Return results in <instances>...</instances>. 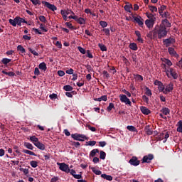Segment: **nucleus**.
<instances>
[{"label":"nucleus","mask_w":182,"mask_h":182,"mask_svg":"<svg viewBox=\"0 0 182 182\" xmlns=\"http://www.w3.org/2000/svg\"><path fill=\"white\" fill-rule=\"evenodd\" d=\"M158 90L159 92H163V93H164V90H166V89L164 88V85H163V82L158 86Z\"/></svg>","instance_id":"43"},{"label":"nucleus","mask_w":182,"mask_h":182,"mask_svg":"<svg viewBox=\"0 0 182 182\" xmlns=\"http://www.w3.org/2000/svg\"><path fill=\"white\" fill-rule=\"evenodd\" d=\"M38 68L39 69H41V70H43V72H46V70H48V67L46 66V63L45 62L40 63Z\"/></svg>","instance_id":"18"},{"label":"nucleus","mask_w":182,"mask_h":182,"mask_svg":"<svg viewBox=\"0 0 182 182\" xmlns=\"http://www.w3.org/2000/svg\"><path fill=\"white\" fill-rule=\"evenodd\" d=\"M85 146H96V141H89L86 142Z\"/></svg>","instance_id":"46"},{"label":"nucleus","mask_w":182,"mask_h":182,"mask_svg":"<svg viewBox=\"0 0 182 182\" xmlns=\"http://www.w3.org/2000/svg\"><path fill=\"white\" fill-rule=\"evenodd\" d=\"M40 29H41L43 32H48V29L45 28V25H43V23L40 24Z\"/></svg>","instance_id":"60"},{"label":"nucleus","mask_w":182,"mask_h":182,"mask_svg":"<svg viewBox=\"0 0 182 182\" xmlns=\"http://www.w3.org/2000/svg\"><path fill=\"white\" fill-rule=\"evenodd\" d=\"M9 22L10 25H12V26H16V22L15 21V18L14 19L10 18L9 20Z\"/></svg>","instance_id":"51"},{"label":"nucleus","mask_w":182,"mask_h":182,"mask_svg":"<svg viewBox=\"0 0 182 182\" xmlns=\"http://www.w3.org/2000/svg\"><path fill=\"white\" fill-rule=\"evenodd\" d=\"M2 74L6 75V76H15V73L14 72H6L5 70H3Z\"/></svg>","instance_id":"39"},{"label":"nucleus","mask_w":182,"mask_h":182,"mask_svg":"<svg viewBox=\"0 0 182 182\" xmlns=\"http://www.w3.org/2000/svg\"><path fill=\"white\" fill-rule=\"evenodd\" d=\"M131 16H132L134 19L133 22L138 23L140 28H143V26H144V19H143L141 16H134V14H133V13L131 14Z\"/></svg>","instance_id":"3"},{"label":"nucleus","mask_w":182,"mask_h":182,"mask_svg":"<svg viewBox=\"0 0 182 182\" xmlns=\"http://www.w3.org/2000/svg\"><path fill=\"white\" fill-rule=\"evenodd\" d=\"M154 159L153 154L146 155L142 159V163H150Z\"/></svg>","instance_id":"10"},{"label":"nucleus","mask_w":182,"mask_h":182,"mask_svg":"<svg viewBox=\"0 0 182 182\" xmlns=\"http://www.w3.org/2000/svg\"><path fill=\"white\" fill-rule=\"evenodd\" d=\"M16 21V26L18 25V26H22V23L21 21V17L17 16L15 18Z\"/></svg>","instance_id":"33"},{"label":"nucleus","mask_w":182,"mask_h":182,"mask_svg":"<svg viewBox=\"0 0 182 182\" xmlns=\"http://www.w3.org/2000/svg\"><path fill=\"white\" fill-rule=\"evenodd\" d=\"M154 22H156V20L146 19L145 21V25L149 28V29H151V28L154 26Z\"/></svg>","instance_id":"13"},{"label":"nucleus","mask_w":182,"mask_h":182,"mask_svg":"<svg viewBox=\"0 0 182 182\" xmlns=\"http://www.w3.org/2000/svg\"><path fill=\"white\" fill-rule=\"evenodd\" d=\"M24 146L26 149H28V150H33V145L29 142H25Z\"/></svg>","instance_id":"31"},{"label":"nucleus","mask_w":182,"mask_h":182,"mask_svg":"<svg viewBox=\"0 0 182 182\" xmlns=\"http://www.w3.org/2000/svg\"><path fill=\"white\" fill-rule=\"evenodd\" d=\"M159 39L166 38L167 36V28L165 25H161L159 29L157 31Z\"/></svg>","instance_id":"1"},{"label":"nucleus","mask_w":182,"mask_h":182,"mask_svg":"<svg viewBox=\"0 0 182 182\" xmlns=\"http://www.w3.org/2000/svg\"><path fill=\"white\" fill-rule=\"evenodd\" d=\"M102 75H104V76L106 77V79H109V77H110L109 73H107V71H106V70H104L102 72Z\"/></svg>","instance_id":"62"},{"label":"nucleus","mask_w":182,"mask_h":182,"mask_svg":"<svg viewBox=\"0 0 182 182\" xmlns=\"http://www.w3.org/2000/svg\"><path fill=\"white\" fill-rule=\"evenodd\" d=\"M61 15L63 16L64 21H68V14H65V11L61 10Z\"/></svg>","instance_id":"48"},{"label":"nucleus","mask_w":182,"mask_h":182,"mask_svg":"<svg viewBox=\"0 0 182 182\" xmlns=\"http://www.w3.org/2000/svg\"><path fill=\"white\" fill-rule=\"evenodd\" d=\"M144 132H145L146 134H147L148 136H151V134H153V129H151V128H150L149 125H146L144 127Z\"/></svg>","instance_id":"16"},{"label":"nucleus","mask_w":182,"mask_h":182,"mask_svg":"<svg viewBox=\"0 0 182 182\" xmlns=\"http://www.w3.org/2000/svg\"><path fill=\"white\" fill-rule=\"evenodd\" d=\"M35 146L37 147V149H39V150H45L46 149L45 144L39 141L35 144Z\"/></svg>","instance_id":"17"},{"label":"nucleus","mask_w":182,"mask_h":182,"mask_svg":"<svg viewBox=\"0 0 182 182\" xmlns=\"http://www.w3.org/2000/svg\"><path fill=\"white\" fill-rule=\"evenodd\" d=\"M161 112L164 114L165 116H167V114H170V109L168 107L162 108Z\"/></svg>","instance_id":"24"},{"label":"nucleus","mask_w":182,"mask_h":182,"mask_svg":"<svg viewBox=\"0 0 182 182\" xmlns=\"http://www.w3.org/2000/svg\"><path fill=\"white\" fill-rule=\"evenodd\" d=\"M129 48L132 49V50H137V49H139V48L137 47V44H136L135 43H131L129 44Z\"/></svg>","instance_id":"28"},{"label":"nucleus","mask_w":182,"mask_h":182,"mask_svg":"<svg viewBox=\"0 0 182 182\" xmlns=\"http://www.w3.org/2000/svg\"><path fill=\"white\" fill-rule=\"evenodd\" d=\"M30 166H31L33 168H36V167H38V161H30Z\"/></svg>","instance_id":"42"},{"label":"nucleus","mask_w":182,"mask_h":182,"mask_svg":"<svg viewBox=\"0 0 182 182\" xmlns=\"http://www.w3.org/2000/svg\"><path fill=\"white\" fill-rule=\"evenodd\" d=\"M129 164L131 166H134V167H137L140 164V160L137 158V156H132L131 159L129 161Z\"/></svg>","instance_id":"5"},{"label":"nucleus","mask_w":182,"mask_h":182,"mask_svg":"<svg viewBox=\"0 0 182 182\" xmlns=\"http://www.w3.org/2000/svg\"><path fill=\"white\" fill-rule=\"evenodd\" d=\"M127 130H129V132H133L134 133H137V128L135 127L133 125H128L127 127Z\"/></svg>","instance_id":"21"},{"label":"nucleus","mask_w":182,"mask_h":182,"mask_svg":"<svg viewBox=\"0 0 182 182\" xmlns=\"http://www.w3.org/2000/svg\"><path fill=\"white\" fill-rule=\"evenodd\" d=\"M166 6L164 5L161 6L160 7L158 8L160 15L163 14V11H166Z\"/></svg>","instance_id":"41"},{"label":"nucleus","mask_w":182,"mask_h":182,"mask_svg":"<svg viewBox=\"0 0 182 182\" xmlns=\"http://www.w3.org/2000/svg\"><path fill=\"white\" fill-rule=\"evenodd\" d=\"M163 139H164V133H161L159 134V136H158V140L159 141H161V140H163Z\"/></svg>","instance_id":"63"},{"label":"nucleus","mask_w":182,"mask_h":182,"mask_svg":"<svg viewBox=\"0 0 182 182\" xmlns=\"http://www.w3.org/2000/svg\"><path fill=\"white\" fill-rule=\"evenodd\" d=\"M41 4H43V5H44V6H46V8H48V9H50V11H55L58 9L56 6L51 4L50 3H49L48 1H42Z\"/></svg>","instance_id":"7"},{"label":"nucleus","mask_w":182,"mask_h":182,"mask_svg":"<svg viewBox=\"0 0 182 182\" xmlns=\"http://www.w3.org/2000/svg\"><path fill=\"white\" fill-rule=\"evenodd\" d=\"M119 99L122 103H125V105H129V106H132V101H130V100L127 98V96H126V95H120Z\"/></svg>","instance_id":"6"},{"label":"nucleus","mask_w":182,"mask_h":182,"mask_svg":"<svg viewBox=\"0 0 182 182\" xmlns=\"http://www.w3.org/2000/svg\"><path fill=\"white\" fill-rule=\"evenodd\" d=\"M20 171H23V173L26 176L27 174H29V169L28 168H19Z\"/></svg>","instance_id":"47"},{"label":"nucleus","mask_w":182,"mask_h":182,"mask_svg":"<svg viewBox=\"0 0 182 182\" xmlns=\"http://www.w3.org/2000/svg\"><path fill=\"white\" fill-rule=\"evenodd\" d=\"M77 23H80V25H86V21H85V18L80 17L77 20Z\"/></svg>","instance_id":"35"},{"label":"nucleus","mask_w":182,"mask_h":182,"mask_svg":"<svg viewBox=\"0 0 182 182\" xmlns=\"http://www.w3.org/2000/svg\"><path fill=\"white\" fill-rule=\"evenodd\" d=\"M100 25L102 28H106L107 26V22L101 21H100Z\"/></svg>","instance_id":"55"},{"label":"nucleus","mask_w":182,"mask_h":182,"mask_svg":"<svg viewBox=\"0 0 182 182\" xmlns=\"http://www.w3.org/2000/svg\"><path fill=\"white\" fill-rule=\"evenodd\" d=\"M100 159H101V160H105V159H106V152L104 151H100Z\"/></svg>","instance_id":"40"},{"label":"nucleus","mask_w":182,"mask_h":182,"mask_svg":"<svg viewBox=\"0 0 182 182\" xmlns=\"http://www.w3.org/2000/svg\"><path fill=\"white\" fill-rule=\"evenodd\" d=\"M10 62H12V60L9 58H3L1 60V63H3V65H7Z\"/></svg>","instance_id":"37"},{"label":"nucleus","mask_w":182,"mask_h":182,"mask_svg":"<svg viewBox=\"0 0 182 182\" xmlns=\"http://www.w3.org/2000/svg\"><path fill=\"white\" fill-rule=\"evenodd\" d=\"M146 96H151L152 93H151V90H150V88L146 87Z\"/></svg>","instance_id":"57"},{"label":"nucleus","mask_w":182,"mask_h":182,"mask_svg":"<svg viewBox=\"0 0 182 182\" xmlns=\"http://www.w3.org/2000/svg\"><path fill=\"white\" fill-rule=\"evenodd\" d=\"M102 178H105V180H108V181H112L113 180V177L110 175L107 174H101Z\"/></svg>","instance_id":"23"},{"label":"nucleus","mask_w":182,"mask_h":182,"mask_svg":"<svg viewBox=\"0 0 182 182\" xmlns=\"http://www.w3.org/2000/svg\"><path fill=\"white\" fill-rule=\"evenodd\" d=\"M92 171L94 172L96 174V176L102 175V171L97 170L95 168H92Z\"/></svg>","instance_id":"38"},{"label":"nucleus","mask_w":182,"mask_h":182,"mask_svg":"<svg viewBox=\"0 0 182 182\" xmlns=\"http://www.w3.org/2000/svg\"><path fill=\"white\" fill-rule=\"evenodd\" d=\"M173 42H176V41H174V38L171 37L164 39L163 41V43L164 45L166 46V48H168V46H170V45H171V43H173Z\"/></svg>","instance_id":"11"},{"label":"nucleus","mask_w":182,"mask_h":182,"mask_svg":"<svg viewBox=\"0 0 182 182\" xmlns=\"http://www.w3.org/2000/svg\"><path fill=\"white\" fill-rule=\"evenodd\" d=\"M173 89H174V85L173 82H170L168 85H166L165 90L164 91V95H168L170 92H173Z\"/></svg>","instance_id":"9"},{"label":"nucleus","mask_w":182,"mask_h":182,"mask_svg":"<svg viewBox=\"0 0 182 182\" xmlns=\"http://www.w3.org/2000/svg\"><path fill=\"white\" fill-rule=\"evenodd\" d=\"M135 79H136V80H141V82H143V76L139 74L135 75Z\"/></svg>","instance_id":"58"},{"label":"nucleus","mask_w":182,"mask_h":182,"mask_svg":"<svg viewBox=\"0 0 182 182\" xmlns=\"http://www.w3.org/2000/svg\"><path fill=\"white\" fill-rule=\"evenodd\" d=\"M168 52L169 55H171V56H173V58H176V59H178V58H180V55L177 53V52L176 51V50H174L173 47H169L168 48Z\"/></svg>","instance_id":"8"},{"label":"nucleus","mask_w":182,"mask_h":182,"mask_svg":"<svg viewBox=\"0 0 182 182\" xmlns=\"http://www.w3.org/2000/svg\"><path fill=\"white\" fill-rule=\"evenodd\" d=\"M176 66H178L180 69H182V58L181 59L176 63Z\"/></svg>","instance_id":"64"},{"label":"nucleus","mask_w":182,"mask_h":182,"mask_svg":"<svg viewBox=\"0 0 182 182\" xmlns=\"http://www.w3.org/2000/svg\"><path fill=\"white\" fill-rule=\"evenodd\" d=\"M140 110L143 114L149 115L150 113H151V111H150V109L146 107H141Z\"/></svg>","instance_id":"15"},{"label":"nucleus","mask_w":182,"mask_h":182,"mask_svg":"<svg viewBox=\"0 0 182 182\" xmlns=\"http://www.w3.org/2000/svg\"><path fill=\"white\" fill-rule=\"evenodd\" d=\"M23 153H25L26 154H29V156H36L35 154V152L29 151L28 149H23Z\"/></svg>","instance_id":"34"},{"label":"nucleus","mask_w":182,"mask_h":182,"mask_svg":"<svg viewBox=\"0 0 182 182\" xmlns=\"http://www.w3.org/2000/svg\"><path fill=\"white\" fill-rule=\"evenodd\" d=\"M63 89L65 90V92H72V90H73V87L67 85L63 87Z\"/></svg>","instance_id":"30"},{"label":"nucleus","mask_w":182,"mask_h":182,"mask_svg":"<svg viewBox=\"0 0 182 182\" xmlns=\"http://www.w3.org/2000/svg\"><path fill=\"white\" fill-rule=\"evenodd\" d=\"M161 25H164L165 28L166 26V28H170V26H171V23L166 18H165L164 20H162Z\"/></svg>","instance_id":"20"},{"label":"nucleus","mask_w":182,"mask_h":182,"mask_svg":"<svg viewBox=\"0 0 182 182\" xmlns=\"http://www.w3.org/2000/svg\"><path fill=\"white\" fill-rule=\"evenodd\" d=\"M65 25L67 27H68L69 29H75V27L73 26V25H72V23L70 22H66Z\"/></svg>","instance_id":"56"},{"label":"nucleus","mask_w":182,"mask_h":182,"mask_svg":"<svg viewBox=\"0 0 182 182\" xmlns=\"http://www.w3.org/2000/svg\"><path fill=\"white\" fill-rule=\"evenodd\" d=\"M162 62H164V63H166V65H167L168 66H172L173 65V63H171V60L167 59V58H164L161 59Z\"/></svg>","instance_id":"29"},{"label":"nucleus","mask_w":182,"mask_h":182,"mask_svg":"<svg viewBox=\"0 0 182 182\" xmlns=\"http://www.w3.org/2000/svg\"><path fill=\"white\" fill-rule=\"evenodd\" d=\"M57 164L59 166V168L61 170V171H64L65 173H70L69 165L65 163H57Z\"/></svg>","instance_id":"4"},{"label":"nucleus","mask_w":182,"mask_h":182,"mask_svg":"<svg viewBox=\"0 0 182 182\" xmlns=\"http://www.w3.org/2000/svg\"><path fill=\"white\" fill-rule=\"evenodd\" d=\"M132 59L134 63H137V55L136 54L132 55Z\"/></svg>","instance_id":"61"},{"label":"nucleus","mask_w":182,"mask_h":182,"mask_svg":"<svg viewBox=\"0 0 182 182\" xmlns=\"http://www.w3.org/2000/svg\"><path fill=\"white\" fill-rule=\"evenodd\" d=\"M147 38H149V39H154L156 38V32L150 31L146 35Z\"/></svg>","instance_id":"27"},{"label":"nucleus","mask_w":182,"mask_h":182,"mask_svg":"<svg viewBox=\"0 0 182 182\" xmlns=\"http://www.w3.org/2000/svg\"><path fill=\"white\" fill-rule=\"evenodd\" d=\"M126 5L124 6V9L126 12H129V14H132V9H133V5H132L129 2H126Z\"/></svg>","instance_id":"14"},{"label":"nucleus","mask_w":182,"mask_h":182,"mask_svg":"<svg viewBox=\"0 0 182 182\" xmlns=\"http://www.w3.org/2000/svg\"><path fill=\"white\" fill-rule=\"evenodd\" d=\"M98 46H99L100 49L102 50V52L107 51V48L106 47V46L99 43Z\"/></svg>","instance_id":"32"},{"label":"nucleus","mask_w":182,"mask_h":182,"mask_svg":"<svg viewBox=\"0 0 182 182\" xmlns=\"http://www.w3.org/2000/svg\"><path fill=\"white\" fill-rule=\"evenodd\" d=\"M102 31L105 32L107 36H110V30L109 28H103Z\"/></svg>","instance_id":"54"},{"label":"nucleus","mask_w":182,"mask_h":182,"mask_svg":"<svg viewBox=\"0 0 182 182\" xmlns=\"http://www.w3.org/2000/svg\"><path fill=\"white\" fill-rule=\"evenodd\" d=\"M79 52H80V53H82V55H85L86 54V50L80 46H79L77 48Z\"/></svg>","instance_id":"49"},{"label":"nucleus","mask_w":182,"mask_h":182,"mask_svg":"<svg viewBox=\"0 0 182 182\" xmlns=\"http://www.w3.org/2000/svg\"><path fill=\"white\" fill-rule=\"evenodd\" d=\"M112 109H114V104L113 102H110L109 106L107 107V112H112Z\"/></svg>","instance_id":"44"},{"label":"nucleus","mask_w":182,"mask_h":182,"mask_svg":"<svg viewBox=\"0 0 182 182\" xmlns=\"http://www.w3.org/2000/svg\"><path fill=\"white\" fill-rule=\"evenodd\" d=\"M151 12H157V7L154 6H149Z\"/></svg>","instance_id":"52"},{"label":"nucleus","mask_w":182,"mask_h":182,"mask_svg":"<svg viewBox=\"0 0 182 182\" xmlns=\"http://www.w3.org/2000/svg\"><path fill=\"white\" fill-rule=\"evenodd\" d=\"M177 129H176V132H178V133H182V121L180 120L178 123H177Z\"/></svg>","instance_id":"25"},{"label":"nucleus","mask_w":182,"mask_h":182,"mask_svg":"<svg viewBox=\"0 0 182 182\" xmlns=\"http://www.w3.org/2000/svg\"><path fill=\"white\" fill-rule=\"evenodd\" d=\"M95 102H107V95H102L99 98L94 99Z\"/></svg>","instance_id":"19"},{"label":"nucleus","mask_w":182,"mask_h":182,"mask_svg":"<svg viewBox=\"0 0 182 182\" xmlns=\"http://www.w3.org/2000/svg\"><path fill=\"white\" fill-rule=\"evenodd\" d=\"M73 72H75V70L73 68L65 70V73H67V75H73Z\"/></svg>","instance_id":"59"},{"label":"nucleus","mask_w":182,"mask_h":182,"mask_svg":"<svg viewBox=\"0 0 182 182\" xmlns=\"http://www.w3.org/2000/svg\"><path fill=\"white\" fill-rule=\"evenodd\" d=\"M169 74L171 75L173 79L177 80L178 79V74L177 73V71L176 69L173 68H169Z\"/></svg>","instance_id":"12"},{"label":"nucleus","mask_w":182,"mask_h":182,"mask_svg":"<svg viewBox=\"0 0 182 182\" xmlns=\"http://www.w3.org/2000/svg\"><path fill=\"white\" fill-rule=\"evenodd\" d=\"M72 139L74 140H77V141H85V140H89V137L86 136L85 134H71Z\"/></svg>","instance_id":"2"},{"label":"nucleus","mask_w":182,"mask_h":182,"mask_svg":"<svg viewBox=\"0 0 182 182\" xmlns=\"http://www.w3.org/2000/svg\"><path fill=\"white\" fill-rule=\"evenodd\" d=\"M28 50L32 53V55H34V56H39V53L31 48H28Z\"/></svg>","instance_id":"45"},{"label":"nucleus","mask_w":182,"mask_h":182,"mask_svg":"<svg viewBox=\"0 0 182 182\" xmlns=\"http://www.w3.org/2000/svg\"><path fill=\"white\" fill-rule=\"evenodd\" d=\"M39 21H41V22H43V23H46V17H45V16H40L38 17Z\"/></svg>","instance_id":"50"},{"label":"nucleus","mask_w":182,"mask_h":182,"mask_svg":"<svg viewBox=\"0 0 182 182\" xmlns=\"http://www.w3.org/2000/svg\"><path fill=\"white\" fill-rule=\"evenodd\" d=\"M29 140L32 141V143L34 144V146L39 141V139L36 137V136H30Z\"/></svg>","instance_id":"22"},{"label":"nucleus","mask_w":182,"mask_h":182,"mask_svg":"<svg viewBox=\"0 0 182 182\" xmlns=\"http://www.w3.org/2000/svg\"><path fill=\"white\" fill-rule=\"evenodd\" d=\"M86 127H87V129H89V130H90L91 132H96V127H91L90 124H87Z\"/></svg>","instance_id":"53"},{"label":"nucleus","mask_w":182,"mask_h":182,"mask_svg":"<svg viewBox=\"0 0 182 182\" xmlns=\"http://www.w3.org/2000/svg\"><path fill=\"white\" fill-rule=\"evenodd\" d=\"M17 50H18L21 53H25L26 52V50L23 48V46H22L21 45H18L17 46Z\"/></svg>","instance_id":"36"},{"label":"nucleus","mask_w":182,"mask_h":182,"mask_svg":"<svg viewBox=\"0 0 182 182\" xmlns=\"http://www.w3.org/2000/svg\"><path fill=\"white\" fill-rule=\"evenodd\" d=\"M99 151H100L98 149H92L90 153V157H95L96 156V154L99 153Z\"/></svg>","instance_id":"26"}]
</instances>
